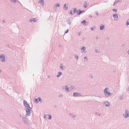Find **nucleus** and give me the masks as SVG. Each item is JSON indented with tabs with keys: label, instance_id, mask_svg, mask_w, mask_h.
<instances>
[{
	"label": "nucleus",
	"instance_id": "obj_14",
	"mask_svg": "<svg viewBox=\"0 0 129 129\" xmlns=\"http://www.w3.org/2000/svg\"><path fill=\"white\" fill-rule=\"evenodd\" d=\"M63 9L64 10H66L68 9V5L66 4H65L64 5Z\"/></svg>",
	"mask_w": 129,
	"mask_h": 129
},
{
	"label": "nucleus",
	"instance_id": "obj_34",
	"mask_svg": "<svg viewBox=\"0 0 129 129\" xmlns=\"http://www.w3.org/2000/svg\"><path fill=\"white\" fill-rule=\"evenodd\" d=\"M43 0H40L39 2V3H42V2H43Z\"/></svg>",
	"mask_w": 129,
	"mask_h": 129
},
{
	"label": "nucleus",
	"instance_id": "obj_22",
	"mask_svg": "<svg viewBox=\"0 0 129 129\" xmlns=\"http://www.w3.org/2000/svg\"><path fill=\"white\" fill-rule=\"evenodd\" d=\"M69 88L70 89H75L74 86H71L69 87Z\"/></svg>",
	"mask_w": 129,
	"mask_h": 129
},
{
	"label": "nucleus",
	"instance_id": "obj_7",
	"mask_svg": "<svg viewBox=\"0 0 129 129\" xmlns=\"http://www.w3.org/2000/svg\"><path fill=\"white\" fill-rule=\"evenodd\" d=\"M23 103V104L24 106L26 108H29V107H30L29 105L27 104L26 101L25 100H24Z\"/></svg>",
	"mask_w": 129,
	"mask_h": 129
},
{
	"label": "nucleus",
	"instance_id": "obj_18",
	"mask_svg": "<svg viewBox=\"0 0 129 129\" xmlns=\"http://www.w3.org/2000/svg\"><path fill=\"white\" fill-rule=\"evenodd\" d=\"M81 51L82 52H84L86 50L85 47H83L81 49Z\"/></svg>",
	"mask_w": 129,
	"mask_h": 129
},
{
	"label": "nucleus",
	"instance_id": "obj_25",
	"mask_svg": "<svg viewBox=\"0 0 129 129\" xmlns=\"http://www.w3.org/2000/svg\"><path fill=\"white\" fill-rule=\"evenodd\" d=\"M44 117L45 119H47L48 118V115H45L44 116Z\"/></svg>",
	"mask_w": 129,
	"mask_h": 129
},
{
	"label": "nucleus",
	"instance_id": "obj_16",
	"mask_svg": "<svg viewBox=\"0 0 129 129\" xmlns=\"http://www.w3.org/2000/svg\"><path fill=\"white\" fill-rule=\"evenodd\" d=\"M29 21L31 22L34 21L35 22H36L37 21V20L36 18H32L31 19L29 20Z\"/></svg>",
	"mask_w": 129,
	"mask_h": 129
},
{
	"label": "nucleus",
	"instance_id": "obj_20",
	"mask_svg": "<svg viewBox=\"0 0 129 129\" xmlns=\"http://www.w3.org/2000/svg\"><path fill=\"white\" fill-rule=\"evenodd\" d=\"M64 87H66V91L67 92L69 91V87H68V86H64Z\"/></svg>",
	"mask_w": 129,
	"mask_h": 129
},
{
	"label": "nucleus",
	"instance_id": "obj_49",
	"mask_svg": "<svg viewBox=\"0 0 129 129\" xmlns=\"http://www.w3.org/2000/svg\"><path fill=\"white\" fill-rule=\"evenodd\" d=\"M89 17H91L92 16L91 15H89Z\"/></svg>",
	"mask_w": 129,
	"mask_h": 129
},
{
	"label": "nucleus",
	"instance_id": "obj_6",
	"mask_svg": "<svg viewBox=\"0 0 129 129\" xmlns=\"http://www.w3.org/2000/svg\"><path fill=\"white\" fill-rule=\"evenodd\" d=\"M34 102L36 103H38L39 102H42V101L40 98L38 97V98L35 99Z\"/></svg>",
	"mask_w": 129,
	"mask_h": 129
},
{
	"label": "nucleus",
	"instance_id": "obj_1",
	"mask_svg": "<svg viewBox=\"0 0 129 129\" xmlns=\"http://www.w3.org/2000/svg\"><path fill=\"white\" fill-rule=\"evenodd\" d=\"M109 90L108 87H106L104 90V92L105 93V95L106 96H109L111 94H112V93H111L110 92H108V90Z\"/></svg>",
	"mask_w": 129,
	"mask_h": 129
},
{
	"label": "nucleus",
	"instance_id": "obj_47",
	"mask_svg": "<svg viewBox=\"0 0 129 129\" xmlns=\"http://www.w3.org/2000/svg\"><path fill=\"white\" fill-rule=\"evenodd\" d=\"M117 3V2H114V4H113V5H114L115 4V3Z\"/></svg>",
	"mask_w": 129,
	"mask_h": 129
},
{
	"label": "nucleus",
	"instance_id": "obj_30",
	"mask_svg": "<svg viewBox=\"0 0 129 129\" xmlns=\"http://www.w3.org/2000/svg\"><path fill=\"white\" fill-rule=\"evenodd\" d=\"M95 114L98 116H99L100 115V114L98 112H96L95 113Z\"/></svg>",
	"mask_w": 129,
	"mask_h": 129
},
{
	"label": "nucleus",
	"instance_id": "obj_39",
	"mask_svg": "<svg viewBox=\"0 0 129 129\" xmlns=\"http://www.w3.org/2000/svg\"><path fill=\"white\" fill-rule=\"evenodd\" d=\"M19 116H20V117H21V118H22V119H23V117H24V116H22L21 115H20Z\"/></svg>",
	"mask_w": 129,
	"mask_h": 129
},
{
	"label": "nucleus",
	"instance_id": "obj_48",
	"mask_svg": "<svg viewBox=\"0 0 129 129\" xmlns=\"http://www.w3.org/2000/svg\"><path fill=\"white\" fill-rule=\"evenodd\" d=\"M73 117H76V115H73Z\"/></svg>",
	"mask_w": 129,
	"mask_h": 129
},
{
	"label": "nucleus",
	"instance_id": "obj_31",
	"mask_svg": "<svg viewBox=\"0 0 129 129\" xmlns=\"http://www.w3.org/2000/svg\"><path fill=\"white\" fill-rule=\"evenodd\" d=\"M121 0H115V2H117V3L118 2H119L120 1L121 2Z\"/></svg>",
	"mask_w": 129,
	"mask_h": 129
},
{
	"label": "nucleus",
	"instance_id": "obj_44",
	"mask_svg": "<svg viewBox=\"0 0 129 129\" xmlns=\"http://www.w3.org/2000/svg\"><path fill=\"white\" fill-rule=\"evenodd\" d=\"M81 31H80L79 32V36H80V34H81Z\"/></svg>",
	"mask_w": 129,
	"mask_h": 129
},
{
	"label": "nucleus",
	"instance_id": "obj_9",
	"mask_svg": "<svg viewBox=\"0 0 129 129\" xmlns=\"http://www.w3.org/2000/svg\"><path fill=\"white\" fill-rule=\"evenodd\" d=\"M72 18H70L68 19L67 20V22L70 25L71 24V21L72 20Z\"/></svg>",
	"mask_w": 129,
	"mask_h": 129
},
{
	"label": "nucleus",
	"instance_id": "obj_12",
	"mask_svg": "<svg viewBox=\"0 0 129 129\" xmlns=\"http://www.w3.org/2000/svg\"><path fill=\"white\" fill-rule=\"evenodd\" d=\"M81 93L78 92H74L73 93V95L74 96H77L78 95L81 96Z\"/></svg>",
	"mask_w": 129,
	"mask_h": 129
},
{
	"label": "nucleus",
	"instance_id": "obj_52",
	"mask_svg": "<svg viewBox=\"0 0 129 129\" xmlns=\"http://www.w3.org/2000/svg\"><path fill=\"white\" fill-rule=\"evenodd\" d=\"M83 40H84V39H85V38H83Z\"/></svg>",
	"mask_w": 129,
	"mask_h": 129
},
{
	"label": "nucleus",
	"instance_id": "obj_27",
	"mask_svg": "<svg viewBox=\"0 0 129 129\" xmlns=\"http://www.w3.org/2000/svg\"><path fill=\"white\" fill-rule=\"evenodd\" d=\"M87 3L86 2H85L84 4V7L85 8H86V5H87Z\"/></svg>",
	"mask_w": 129,
	"mask_h": 129
},
{
	"label": "nucleus",
	"instance_id": "obj_33",
	"mask_svg": "<svg viewBox=\"0 0 129 129\" xmlns=\"http://www.w3.org/2000/svg\"><path fill=\"white\" fill-rule=\"evenodd\" d=\"M75 58L76 59H77L79 57L77 55H75Z\"/></svg>",
	"mask_w": 129,
	"mask_h": 129
},
{
	"label": "nucleus",
	"instance_id": "obj_57",
	"mask_svg": "<svg viewBox=\"0 0 129 129\" xmlns=\"http://www.w3.org/2000/svg\"><path fill=\"white\" fill-rule=\"evenodd\" d=\"M128 117H129V115L128 114Z\"/></svg>",
	"mask_w": 129,
	"mask_h": 129
},
{
	"label": "nucleus",
	"instance_id": "obj_56",
	"mask_svg": "<svg viewBox=\"0 0 129 129\" xmlns=\"http://www.w3.org/2000/svg\"><path fill=\"white\" fill-rule=\"evenodd\" d=\"M60 66H61V64H60Z\"/></svg>",
	"mask_w": 129,
	"mask_h": 129
},
{
	"label": "nucleus",
	"instance_id": "obj_55",
	"mask_svg": "<svg viewBox=\"0 0 129 129\" xmlns=\"http://www.w3.org/2000/svg\"><path fill=\"white\" fill-rule=\"evenodd\" d=\"M48 77H49V78L50 77L49 76H48Z\"/></svg>",
	"mask_w": 129,
	"mask_h": 129
},
{
	"label": "nucleus",
	"instance_id": "obj_28",
	"mask_svg": "<svg viewBox=\"0 0 129 129\" xmlns=\"http://www.w3.org/2000/svg\"><path fill=\"white\" fill-rule=\"evenodd\" d=\"M95 28V27L93 26L91 27L90 29L91 30H93Z\"/></svg>",
	"mask_w": 129,
	"mask_h": 129
},
{
	"label": "nucleus",
	"instance_id": "obj_42",
	"mask_svg": "<svg viewBox=\"0 0 129 129\" xmlns=\"http://www.w3.org/2000/svg\"><path fill=\"white\" fill-rule=\"evenodd\" d=\"M3 22L4 23H6L5 21L4 20H3Z\"/></svg>",
	"mask_w": 129,
	"mask_h": 129
},
{
	"label": "nucleus",
	"instance_id": "obj_19",
	"mask_svg": "<svg viewBox=\"0 0 129 129\" xmlns=\"http://www.w3.org/2000/svg\"><path fill=\"white\" fill-rule=\"evenodd\" d=\"M105 26L104 25H102V26H101L100 27V30H103Z\"/></svg>",
	"mask_w": 129,
	"mask_h": 129
},
{
	"label": "nucleus",
	"instance_id": "obj_54",
	"mask_svg": "<svg viewBox=\"0 0 129 129\" xmlns=\"http://www.w3.org/2000/svg\"><path fill=\"white\" fill-rule=\"evenodd\" d=\"M7 46H9V45L8 44V45Z\"/></svg>",
	"mask_w": 129,
	"mask_h": 129
},
{
	"label": "nucleus",
	"instance_id": "obj_43",
	"mask_svg": "<svg viewBox=\"0 0 129 129\" xmlns=\"http://www.w3.org/2000/svg\"><path fill=\"white\" fill-rule=\"evenodd\" d=\"M42 5H44V0L43 1V2H42Z\"/></svg>",
	"mask_w": 129,
	"mask_h": 129
},
{
	"label": "nucleus",
	"instance_id": "obj_24",
	"mask_svg": "<svg viewBox=\"0 0 129 129\" xmlns=\"http://www.w3.org/2000/svg\"><path fill=\"white\" fill-rule=\"evenodd\" d=\"M48 119H51V116L49 114H48Z\"/></svg>",
	"mask_w": 129,
	"mask_h": 129
},
{
	"label": "nucleus",
	"instance_id": "obj_36",
	"mask_svg": "<svg viewBox=\"0 0 129 129\" xmlns=\"http://www.w3.org/2000/svg\"><path fill=\"white\" fill-rule=\"evenodd\" d=\"M89 76L91 78H93V76L92 74H90L89 75Z\"/></svg>",
	"mask_w": 129,
	"mask_h": 129
},
{
	"label": "nucleus",
	"instance_id": "obj_13",
	"mask_svg": "<svg viewBox=\"0 0 129 129\" xmlns=\"http://www.w3.org/2000/svg\"><path fill=\"white\" fill-rule=\"evenodd\" d=\"M104 105L107 107H109L110 106L109 103L107 102H104Z\"/></svg>",
	"mask_w": 129,
	"mask_h": 129
},
{
	"label": "nucleus",
	"instance_id": "obj_46",
	"mask_svg": "<svg viewBox=\"0 0 129 129\" xmlns=\"http://www.w3.org/2000/svg\"><path fill=\"white\" fill-rule=\"evenodd\" d=\"M95 52L97 53L98 52V50H97L95 49Z\"/></svg>",
	"mask_w": 129,
	"mask_h": 129
},
{
	"label": "nucleus",
	"instance_id": "obj_8",
	"mask_svg": "<svg viewBox=\"0 0 129 129\" xmlns=\"http://www.w3.org/2000/svg\"><path fill=\"white\" fill-rule=\"evenodd\" d=\"M0 58L2 62L5 61V57L3 54L0 55Z\"/></svg>",
	"mask_w": 129,
	"mask_h": 129
},
{
	"label": "nucleus",
	"instance_id": "obj_40",
	"mask_svg": "<svg viewBox=\"0 0 129 129\" xmlns=\"http://www.w3.org/2000/svg\"><path fill=\"white\" fill-rule=\"evenodd\" d=\"M63 95H62L61 94H60L58 96L59 97H62V96Z\"/></svg>",
	"mask_w": 129,
	"mask_h": 129
},
{
	"label": "nucleus",
	"instance_id": "obj_23",
	"mask_svg": "<svg viewBox=\"0 0 129 129\" xmlns=\"http://www.w3.org/2000/svg\"><path fill=\"white\" fill-rule=\"evenodd\" d=\"M61 66H60V68L61 70H64V68L63 67V66L61 63Z\"/></svg>",
	"mask_w": 129,
	"mask_h": 129
},
{
	"label": "nucleus",
	"instance_id": "obj_29",
	"mask_svg": "<svg viewBox=\"0 0 129 129\" xmlns=\"http://www.w3.org/2000/svg\"><path fill=\"white\" fill-rule=\"evenodd\" d=\"M119 98L120 99L123 100L124 98V97L122 95H121L119 97Z\"/></svg>",
	"mask_w": 129,
	"mask_h": 129
},
{
	"label": "nucleus",
	"instance_id": "obj_41",
	"mask_svg": "<svg viewBox=\"0 0 129 129\" xmlns=\"http://www.w3.org/2000/svg\"><path fill=\"white\" fill-rule=\"evenodd\" d=\"M95 14L96 15H98V12H96L95 13Z\"/></svg>",
	"mask_w": 129,
	"mask_h": 129
},
{
	"label": "nucleus",
	"instance_id": "obj_10",
	"mask_svg": "<svg viewBox=\"0 0 129 129\" xmlns=\"http://www.w3.org/2000/svg\"><path fill=\"white\" fill-rule=\"evenodd\" d=\"M113 16L115 20H117L118 19V15L117 14H114Z\"/></svg>",
	"mask_w": 129,
	"mask_h": 129
},
{
	"label": "nucleus",
	"instance_id": "obj_35",
	"mask_svg": "<svg viewBox=\"0 0 129 129\" xmlns=\"http://www.w3.org/2000/svg\"><path fill=\"white\" fill-rule=\"evenodd\" d=\"M112 10L113 11H117V9H112Z\"/></svg>",
	"mask_w": 129,
	"mask_h": 129
},
{
	"label": "nucleus",
	"instance_id": "obj_26",
	"mask_svg": "<svg viewBox=\"0 0 129 129\" xmlns=\"http://www.w3.org/2000/svg\"><path fill=\"white\" fill-rule=\"evenodd\" d=\"M126 25L127 26H128V25H129V19H128L126 21Z\"/></svg>",
	"mask_w": 129,
	"mask_h": 129
},
{
	"label": "nucleus",
	"instance_id": "obj_21",
	"mask_svg": "<svg viewBox=\"0 0 129 129\" xmlns=\"http://www.w3.org/2000/svg\"><path fill=\"white\" fill-rule=\"evenodd\" d=\"M60 5L58 3H56L54 7H60Z\"/></svg>",
	"mask_w": 129,
	"mask_h": 129
},
{
	"label": "nucleus",
	"instance_id": "obj_38",
	"mask_svg": "<svg viewBox=\"0 0 129 129\" xmlns=\"http://www.w3.org/2000/svg\"><path fill=\"white\" fill-rule=\"evenodd\" d=\"M84 58L85 59H86V60H88V58H87V56H85V57H84Z\"/></svg>",
	"mask_w": 129,
	"mask_h": 129
},
{
	"label": "nucleus",
	"instance_id": "obj_51",
	"mask_svg": "<svg viewBox=\"0 0 129 129\" xmlns=\"http://www.w3.org/2000/svg\"><path fill=\"white\" fill-rule=\"evenodd\" d=\"M107 39L108 40H109V38L108 37L107 38Z\"/></svg>",
	"mask_w": 129,
	"mask_h": 129
},
{
	"label": "nucleus",
	"instance_id": "obj_45",
	"mask_svg": "<svg viewBox=\"0 0 129 129\" xmlns=\"http://www.w3.org/2000/svg\"><path fill=\"white\" fill-rule=\"evenodd\" d=\"M81 11L82 13L83 12V13L85 12V11L83 10H81Z\"/></svg>",
	"mask_w": 129,
	"mask_h": 129
},
{
	"label": "nucleus",
	"instance_id": "obj_37",
	"mask_svg": "<svg viewBox=\"0 0 129 129\" xmlns=\"http://www.w3.org/2000/svg\"><path fill=\"white\" fill-rule=\"evenodd\" d=\"M68 31H69V30L68 29H67V30L65 32V33L66 34V33H68Z\"/></svg>",
	"mask_w": 129,
	"mask_h": 129
},
{
	"label": "nucleus",
	"instance_id": "obj_11",
	"mask_svg": "<svg viewBox=\"0 0 129 129\" xmlns=\"http://www.w3.org/2000/svg\"><path fill=\"white\" fill-rule=\"evenodd\" d=\"M81 23H82L84 25H87L88 24V22H86V20H84L83 21H81Z\"/></svg>",
	"mask_w": 129,
	"mask_h": 129
},
{
	"label": "nucleus",
	"instance_id": "obj_3",
	"mask_svg": "<svg viewBox=\"0 0 129 129\" xmlns=\"http://www.w3.org/2000/svg\"><path fill=\"white\" fill-rule=\"evenodd\" d=\"M27 117L26 116L25 117H23L22 121L24 123L28 125L30 123V121L27 118Z\"/></svg>",
	"mask_w": 129,
	"mask_h": 129
},
{
	"label": "nucleus",
	"instance_id": "obj_32",
	"mask_svg": "<svg viewBox=\"0 0 129 129\" xmlns=\"http://www.w3.org/2000/svg\"><path fill=\"white\" fill-rule=\"evenodd\" d=\"M12 2H13L14 3H15L16 2V0H10Z\"/></svg>",
	"mask_w": 129,
	"mask_h": 129
},
{
	"label": "nucleus",
	"instance_id": "obj_53",
	"mask_svg": "<svg viewBox=\"0 0 129 129\" xmlns=\"http://www.w3.org/2000/svg\"><path fill=\"white\" fill-rule=\"evenodd\" d=\"M1 70H0V73H1Z\"/></svg>",
	"mask_w": 129,
	"mask_h": 129
},
{
	"label": "nucleus",
	"instance_id": "obj_15",
	"mask_svg": "<svg viewBox=\"0 0 129 129\" xmlns=\"http://www.w3.org/2000/svg\"><path fill=\"white\" fill-rule=\"evenodd\" d=\"M57 75L56 76L57 77H60V76L61 75L62 73L60 72H59L57 73Z\"/></svg>",
	"mask_w": 129,
	"mask_h": 129
},
{
	"label": "nucleus",
	"instance_id": "obj_2",
	"mask_svg": "<svg viewBox=\"0 0 129 129\" xmlns=\"http://www.w3.org/2000/svg\"><path fill=\"white\" fill-rule=\"evenodd\" d=\"M26 116L27 117L28 116H30V114L31 112V108L30 107L29 108H26Z\"/></svg>",
	"mask_w": 129,
	"mask_h": 129
},
{
	"label": "nucleus",
	"instance_id": "obj_50",
	"mask_svg": "<svg viewBox=\"0 0 129 129\" xmlns=\"http://www.w3.org/2000/svg\"><path fill=\"white\" fill-rule=\"evenodd\" d=\"M127 90L129 91V87H128V89H127Z\"/></svg>",
	"mask_w": 129,
	"mask_h": 129
},
{
	"label": "nucleus",
	"instance_id": "obj_17",
	"mask_svg": "<svg viewBox=\"0 0 129 129\" xmlns=\"http://www.w3.org/2000/svg\"><path fill=\"white\" fill-rule=\"evenodd\" d=\"M77 15H80L82 13L80 9H79L77 11Z\"/></svg>",
	"mask_w": 129,
	"mask_h": 129
},
{
	"label": "nucleus",
	"instance_id": "obj_4",
	"mask_svg": "<svg viewBox=\"0 0 129 129\" xmlns=\"http://www.w3.org/2000/svg\"><path fill=\"white\" fill-rule=\"evenodd\" d=\"M77 9L76 8H73L71 10L69 14L71 15H73L74 14L77 12Z\"/></svg>",
	"mask_w": 129,
	"mask_h": 129
},
{
	"label": "nucleus",
	"instance_id": "obj_5",
	"mask_svg": "<svg viewBox=\"0 0 129 129\" xmlns=\"http://www.w3.org/2000/svg\"><path fill=\"white\" fill-rule=\"evenodd\" d=\"M129 111L128 110H126L125 111V114H123V117L125 118H127L128 117Z\"/></svg>",
	"mask_w": 129,
	"mask_h": 129
},
{
	"label": "nucleus",
	"instance_id": "obj_58",
	"mask_svg": "<svg viewBox=\"0 0 129 129\" xmlns=\"http://www.w3.org/2000/svg\"><path fill=\"white\" fill-rule=\"evenodd\" d=\"M71 113H70V115H71Z\"/></svg>",
	"mask_w": 129,
	"mask_h": 129
}]
</instances>
